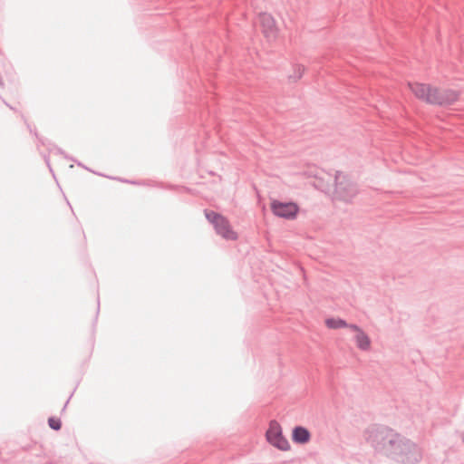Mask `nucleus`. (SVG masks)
I'll return each instance as SVG.
<instances>
[{
	"instance_id": "nucleus-1",
	"label": "nucleus",
	"mask_w": 464,
	"mask_h": 464,
	"mask_svg": "<svg viewBox=\"0 0 464 464\" xmlns=\"http://www.w3.org/2000/svg\"><path fill=\"white\" fill-rule=\"evenodd\" d=\"M409 87L416 98L432 105H451L459 97L458 91L451 89L440 90L437 87L421 82H409Z\"/></svg>"
},
{
	"instance_id": "nucleus-2",
	"label": "nucleus",
	"mask_w": 464,
	"mask_h": 464,
	"mask_svg": "<svg viewBox=\"0 0 464 464\" xmlns=\"http://www.w3.org/2000/svg\"><path fill=\"white\" fill-rule=\"evenodd\" d=\"M394 431L387 425L372 424L364 430L363 438L377 454H382Z\"/></svg>"
},
{
	"instance_id": "nucleus-3",
	"label": "nucleus",
	"mask_w": 464,
	"mask_h": 464,
	"mask_svg": "<svg viewBox=\"0 0 464 464\" xmlns=\"http://www.w3.org/2000/svg\"><path fill=\"white\" fill-rule=\"evenodd\" d=\"M422 449L414 441L403 436L392 460L401 464H416L422 459Z\"/></svg>"
},
{
	"instance_id": "nucleus-4",
	"label": "nucleus",
	"mask_w": 464,
	"mask_h": 464,
	"mask_svg": "<svg viewBox=\"0 0 464 464\" xmlns=\"http://www.w3.org/2000/svg\"><path fill=\"white\" fill-rule=\"evenodd\" d=\"M358 194L357 185L348 179L347 176L341 175L337 172L335 176L334 197L343 202H352L353 198Z\"/></svg>"
},
{
	"instance_id": "nucleus-5",
	"label": "nucleus",
	"mask_w": 464,
	"mask_h": 464,
	"mask_svg": "<svg viewBox=\"0 0 464 464\" xmlns=\"http://www.w3.org/2000/svg\"><path fill=\"white\" fill-rule=\"evenodd\" d=\"M205 217L213 225L217 234L228 240L237 238V233L232 229L227 218L213 210H205Z\"/></svg>"
},
{
	"instance_id": "nucleus-6",
	"label": "nucleus",
	"mask_w": 464,
	"mask_h": 464,
	"mask_svg": "<svg viewBox=\"0 0 464 464\" xmlns=\"http://www.w3.org/2000/svg\"><path fill=\"white\" fill-rule=\"evenodd\" d=\"M266 437L268 443L278 450L283 451L290 450V444L286 438L284 437L282 428L276 420H273L270 421Z\"/></svg>"
},
{
	"instance_id": "nucleus-7",
	"label": "nucleus",
	"mask_w": 464,
	"mask_h": 464,
	"mask_svg": "<svg viewBox=\"0 0 464 464\" xmlns=\"http://www.w3.org/2000/svg\"><path fill=\"white\" fill-rule=\"evenodd\" d=\"M271 210L273 214L278 218L294 219L299 211V207L294 202L274 200L271 203Z\"/></svg>"
},
{
	"instance_id": "nucleus-8",
	"label": "nucleus",
	"mask_w": 464,
	"mask_h": 464,
	"mask_svg": "<svg viewBox=\"0 0 464 464\" xmlns=\"http://www.w3.org/2000/svg\"><path fill=\"white\" fill-rule=\"evenodd\" d=\"M259 23L265 37L268 40H274L277 35V28L274 17L267 13H261Z\"/></svg>"
},
{
	"instance_id": "nucleus-9",
	"label": "nucleus",
	"mask_w": 464,
	"mask_h": 464,
	"mask_svg": "<svg viewBox=\"0 0 464 464\" xmlns=\"http://www.w3.org/2000/svg\"><path fill=\"white\" fill-rule=\"evenodd\" d=\"M404 435L399 433L398 431H394L393 435L391 438V441L388 442L384 450H382L381 455H383L391 459H392L395 451H397L398 447L400 446L401 440Z\"/></svg>"
},
{
	"instance_id": "nucleus-10",
	"label": "nucleus",
	"mask_w": 464,
	"mask_h": 464,
	"mask_svg": "<svg viewBox=\"0 0 464 464\" xmlns=\"http://www.w3.org/2000/svg\"><path fill=\"white\" fill-rule=\"evenodd\" d=\"M311 440L310 431L303 426H295L292 430V440L297 444H305Z\"/></svg>"
},
{
	"instance_id": "nucleus-11",
	"label": "nucleus",
	"mask_w": 464,
	"mask_h": 464,
	"mask_svg": "<svg viewBox=\"0 0 464 464\" xmlns=\"http://www.w3.org/2000/svg\"><path fill=\"white\" fill-rule=\"evenodd\" d=\"M354 341L357 347L362 351H368L371 347L370 337L365 334L363 330L359 331V333L355 334Z\"/></svg>"
},
{
	"instance_id": "nucleus-12",
	"label": "nucleus",
	"mask_w": 464,
	"mask_h": 464,
	"mask_svg": "<svg viewBox=\"0 0 464 464\" xmlns=\"http://www.w3.org/2000/svg\"><path fill=\"white\" fill-rule=\"evenodd\" d=\"M325 324L330 329H340L347 326L348 323L343 319L332 317L325 320Z\"/></svg>"
},
{
	"instance_id": "nucleus-13",
	"label": "nucleus",
	"mask_w": 464,
	"mask_h": 464,
	"mask_svg": "<svg viewBox=\"0 0 464 464\" xmlns=\"http://www.w3.org/2000/svg\"><path fill=\"white\" fill-rule=\"evenodd\" d=\"M304 72V67L301 64H296L294 66V73L289 75V80L293 82H296L302 78Z\"/></svg>"
},
{
	"instance_id": "nucleus-14",
	"label": "nucleus",
	"mask_w": 464,
	"mask_h": 464,
	"mask_svg": "<svg viewBox=\"0 0 464 464\" xmlns=\"http://www.w3.org/2000/svg\"><path fill=\"white\" fill-rule=\"evenodd\" d=\"M48 425L53 430H59L62 427V421L60 419L55 417H50L48 419Z\"/></svg>"
},
{
	"instance_id": "nucleus-15",
	"label": "nucleus",
	"mask_w": 464,
	"mask_h": 464,
	"mask_svg": "<svg viewBox=\"0 0 464 464\" xmlns=\"http://www.w3.org/2000/svg\"><path fill=\"white\" fill-rule=\"evenodd\" d=\"M346 327L351 329L352 331L356 332V334H358L359 331H362V329L360 326H358L357 324H348V325Z\"/></svg>"
},
{
	"instance_id": "nucleus-16",
	"label": "nucleus",
	"mask_w": 464,
	"mask_h": 464,
	"mask_svg": "<svg viewBox=\"0 0 464 464\" xmlns=\"http://www.w3.org/2000/svg\"><path fill=\"white\" fill-rule=\"evenodd\" d=\"M460 438H461L462 441L464 442V431L462 433H460Z\"/></svg>"
},
{
	"instance_id": "nucleus-17",
	"label": "nucleus",
	"mask_w": 464,
	"mask_h": 464,
	"mask_svg": "<svg viewBox=\"0 0 464 464\" xmlns=\"http://www.w3.org/2000/svg\"><path fill=\"white\" fill-rule=\"evenodd\" d=\"M69 403V400L66 401L65 404H64V407H63V410L66 408L67 404Z\"/></svg>"
}]
</instances>
